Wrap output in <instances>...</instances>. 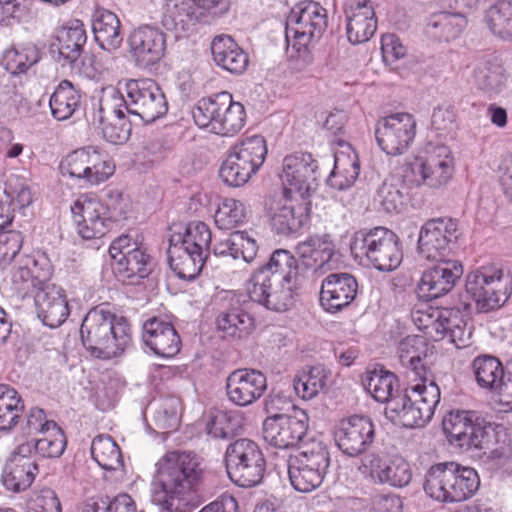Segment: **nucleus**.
I'll return each mask as SVG.
<instances>
[{
  "label": "nucleus",
  "mask_w": 512,
  "mask_h": 512,
  "mask_svg": "<svg viewBox=\"0 0 512 512\" xmlns=\"http://www.w3.org/2000/svg\"><path fill=\"white\" fill-rule=\"evenodd\" d=\"M23 244V236L19 231H5L0 233V269L4 270L15 262L21 254L19 251Z\"/></svg>",
  "instance_id": "nucleus-61"
},
{
  "label": "nucleus",
  "mask_w": 512,
  "mask_h": 512,
  "mask_svg": "<svg viewBox=\"0 0 512 512\" xmlns=\"http://www.w3.org/2000/svg\"><path fill=\"white\" fill-rule=\"evenodd\" d=\"M129 99L116 89L111 88L104 91L97 103V107L92 112V122H103V120H117L121 117H127L125 112L130 114Z\"/></svg>",
  "instance_id": "nucleus-47"
},
{
  "label": "nucleus",
  "mask_w": 512,
  "mask_h": 512,
  "mask_svg": "<svg viewBox=\"0 0 512 512\" xmlns=\"http://www.w3.org/2000/svg\"><path fill=\"white\" fill-rule=\"evenodd\" d=\"M358 282L349 273H332L321 284L320 303L328 312H337L347 307L356 297Z\"/></svg>",
  "instance_id": "nucleus-28"
},
{
  "label": "nucleus",
  "mask_w": 512,
  "mask_h": 512,
  "mask_svg": "<svg viewBox=\"0 0 512 512\" xmlns=\"http://www.w3.org/2000/svg\"><path fill=\"white\" fill-rule=\"evenodd\" d=\"M374 435L372 421L368 417L358 415L342 419L334 430L336 446L350 457L364 453L373 443Z\"/></svg>",
  "instance_id": "nucleus-21"
},
{
  "label": "nucleus",
  "mask_w": 512,
  "mask_h": 512,
  "mask_svg": "<svg viewBox=\"0 0 512 512\" xmlns=\"http://www.w3.org/2000/svg\"><path fill=\"white\" fill-rule=\"evenodd\" d=\"M81 340L94 357L109 360L120 356L131 342L130 326L104 306L89 310L80 328Z\"/></svg>",
  "instance_id": "nucleus-3"
},
{
  "label": "nucleus",
  "mask_w": 512,
  "mask_h": 512,
  "mask_svg": "<svg viewBox=\"0 0 512 512\" xmlns=\"http://www.w3.org/2000/svg\"><path fill=\"white\" fill-rule=\"evenodd\" d=\"M345 15L347 38L351 44H362L373 37L377 29L373 1L350 0Z\"/></svg>",
  "instance_id": "nucleus-27"
},
{
  "label": "nucleus",
  "mask_w": 512,
  "mask_h": 512,
  "mask_svg": "<svg viewBox=\"0 0 512 512\" xmlns=\"http://www.w3.org/2000/svg\"><path fill=\"white\" fill-rule=\"evenodd\" d=\"M81 95L69 80H62L50 97L52 116L59 121L69 119L79 107Z\"/></svg>",
  "instance_id": "nucleus-42"
},
{
  "label": "nucleus",
  "mask_w": 512,
  "mask_h": 512,
  "mask_svg": "<svg viewBox=\"0 0 512 512\" xmlns=\"http://www.w3.org/2000/svg\"><path fill=\"white\" fill-rule=\"evenodd\" d=\"M329 463V452L320 442L290 454L287 470L292 487L302 493L315 490L322 484Z\"/></svg>",
  "instance_id": "nucleus-9"
},
{
  "label": "nucleus",
  "mask_w": 512,
  "mask_h": 512,
  "mask_svg": "<svg viewBox=\"0 0 512 512\" xmlns=\"http://www.w3.org/2000/svg\"><path fill=\"white\" fill-rule=\"evenodd\" d=\"M411 172L418 177L417 184H424L431 188L445 186L453 176V157L447 147L441 146L429 154L425 159H417L411 165Z\"/></svg>",
  "instance_id": "nucleus-24"
},
{
  "label": "nucleus",
  "mask_w": 512,
  "mask_h": 512,
  "mask_svg": "<svg viewBox=\"0 0 512 512\" xmlns=\"http://www.w3.org/2000/svg\"><path fill=\"white\" fill-rule=\"evenodd\" d=\"M95 41L107 51L117 50L122 42L120 20L117 15L106 9H97L92 19Z\"/></svg>",
  "instance_id": "nucleus-36"
},
{
  "label": "nucleus",
  "mask_w": 512,
  "mask_h": 512,
  "mask_svg": "<svg viewBox=\"0 0 512 512\" xmlns=\"http://www.w3.org/2000/svg\"><path fill=\"white\" fill-rule=\"evenodd\" d=\"M476 86L490 94L499 93L505 83L503 68L490 62L481 63L474 70Z\"/></svg>",
  "instance_id": "nucleus-54"
},
{
  "label": "nucleus",
  "mask_w": 512,
  "mask_h": 512,
  "mask_svg": "<svg viewBox=\"0 0 512 512\" xmlns=\"http://www.w3.org/2000/svg\"><path fill=\"white\" fill-rule=\"evenodd\" d=\"M267 389L265 375L254 369H236L227 378L226 390L229 399L245 407L261 398Z\"/></svg>",
  "instance_id": "nucleus-26"
},
{
  "label": "nucleus",
  "mask_w": 512,
  "mask_h": 512,
  "mask_svg": "<svg viewBox=\"0 0 512 512\" xmlns=\"http://www.w3.org/2000/svg\"><path fill=\"white\" fill-rule=\"evenodd\" d=\"M458 238V223L449 217L430 219L421 227L418 239L420 255L427 260L446 258L450 245Z\"/></svg>",
  "instance_id": "nucleus-18"
},
{
  "label": "nucleus",
  "mask_w": 512,
  "mask_h": 512,
  "mask_svg": "<svg viewBox=\"0 0 512 512\" xmlns=\"http://www.w3.org/2000/svg\"><path fill=\"white\" fill-rule=\"evenodd\" d=\"M440 402V389L433 380L405 389L391 399L386 413L406 428L422 427L429 422Z\"/></svg>",
  "instance_id": "nucleus-5"
},
{
  "label": "nucleus",
  "mask_w": 512,
  "mask_h": 512,
  "mask_svg": "<svg viewBox=\"0 0 512 512\" xmlns=\"http://www.w3.org/2000/svg\"><path fill=\"white\" fill-rule=\"evenodd\" d=\"M246 217L244 204L234 198H225L215 212V224L223 230L235 228Z\"/></svg>",
  "instance_id": "nucleus-57"
},
{
  "label": "nucleus",
  "mask_w": 512,
  "mask_h": 512,
  "mask_svg": "<svg viewBox=\"0 0 512 512\" xmlns=\"http://www.w3.org/2000/svg\"><path fill=\"white\" fill-rule=\"evenodd\" d=\"M308 428V414L293 406L290 413H275L264 420L263 438L276 448H294L306 436Z\"/></svg>",
  "instance_id": "nucleus-13"
},
{
  "label": "nucleus",
  "mask_w": 512,
  "mask_h": 512,
  "mask_svg": "<svg viewBox=\"0 0 512 512\" xmlns=\"http://www.w3.org/2000/svg\"><path fill=\"white\" fill-rule=\"evenodd\" d=\"M154 419L157 427L166 432L176 430L180 422L181 403L178 398L170 397L154 404Z\"/></svg>",
  "instance_id": "nucleus-58"
},
{
  "label": "nucleus",
  "mask_w": 512,
  "mask_h": 512,
  "mask_svg": "<svg viewBox=\"0 0 512 512\" xmlns=\"http://www.w3.org/2000/svg\"><path fill=\"white\" fill-rule=\"evenodd\" d=\"M335 252V243L327 233L314 234L299 242L295 247L297 283L308 271L316 272L329 266Z\"/></svg>",
  "instance_id": "nucleus-23"
},
{
  "label": "nucleus",
  "mask_w": 512,
  "mask_h": 512,
  "mask_svg": "<svg viewBox=\"0 0 512 512\" xmlns=\"http://www.w3.org/2000/svg\"><path fill=\"white\" fill-rule=\"evenodd\" d=\"M425 270L417 284L418 296L430 301L450 292L463 274V267L456 260L441 258Z\"/></svg>",
  "instance_id": "nucleus-22"
},
{
  "label": "nucleus",
  "mask_w": 512,
  "mask_h": 512,
  "mask_svg": "<svg viewBox=\"0 0 512 512\" xmlns=\"http://www.w3.org/2000/svg\"><path fill=\"white\" fill-rule=\"evenodd\" d=\"M351 252L355 257L365 258L382 272L395 270L403 259L399 237L382 226L357 231L351 243Z\"/></svg>",
  "instance_id": "nucleus-6"
},
{
  "label": "nucleus",
  "mask_w": 512,
  "mask_h": 512,
  "mask_svg": "<svg viewBox=\"0 0 512 512\" xmlns=\"http://www.w3.org/2000/svg\"><path fill=\"white\" fill-rule=\"evenodd\" d=\"M6 58L7 70L12 74L25 73L40 59L38 50L34 46H27L21 50L8 52Z\"/></svg>",
  "instance_id": "nucleus-64"
},
{
  "label": "nucleus",
  "mask_w": 512,
  "mask_h": 512,
  "mask_svg": "<svg viewBox=\"0 0 512 512\" xmlns=\"http://www.w3.org/2000/svg\"><path fill=\"white\" fill-rule=\"evenodd\" d=\"M225 464L229 478L240 487H254L264 477V455L250 439L242 438L231 443L225 452Z\"/></svg>",
  "instance_id": "nucleus-10"
},
{
  "label": "nucleus",
  "mask_w": 512,
  "mask_h": 512,
  "mask_svg": "<svg viewBox=\"0 0 512 512\" xmlns=\"http://www.w3.org/2000/svg\"><path fill=\"white\" fill-rule=\"evenodd\" d=\"M142 339L160 357H173L180 351L181 340L174 326L156 317L143 324Z\"/></svg>",
  "instance_id": "nucleus-31"
},
{
  "label": "nucleus",
  "mask_w": 512,
  "mask_h": 512,
  "mask_svg": "<svg viewBox=\"0 0 512 512\" xmlns=\"http://www.w3.org/2000/svg\"><path fill=\"white\" fill-rule=\"evenodd\" d=\"M128 41L139 66L154 65L164 56L166 37L159 29L151 26L139 27L130 34Z\"/></svg>",
  "instance_id": "nucleus-29"
},
{
  "label": "nucleus",
  "mask_w": 512,
  "mask_h": 512,
  "mask_svg": "<svg viewBox=\"0 0 512 512\" xmlns=\"http://www.w3.org/2000/svg\"><path fill=\"white\" fill-rule=\"evenodd\" d=\"M213 253L219 256H231L233 259L242 258L252 262L258 252L256 239L246 231H235L225 239L217 240L213 245Z\"/></svg>",
  "instance_id": "nucleus-38"
},
{
  "label": "nucleus",
  "mask_w": 512,
  "mask_h": 512,
  "mask_svg": "<svg viewBox=\"0 0 512 512\" xmlns=\"http://www.w3.org/2000/svg\"><path fill=\"white\" fill-rule=\"evenodd\" d=\"M37 473L38 465L32 455V445L29 442L23 443L17 447L7 461L2 481L8 490L20 492L31 486Z\"/></svg>",
  "instance_id": "nucleus-25"
},
{
  "label": "nucleus",
  "mask_w": 512,
  "mask_h": 512,
  "mask_svg": "<svg viewBox=\"0 0 512 512\" xmlns=\"http://www.w3.org/2000/svg\"><path fill=\"white\" fill-rule=\"evenodd\" d=\"M485 22L493 35L512 40V0H498L485 12Z\"/></svg>",
  "instance_id": "nucleus-48"
},
{
  "label": "nucleus",
  "mask_w": 512,
  "mask_h": 512,
  "mask_svg": "<svg viewBox=\"0 0 512 512\" xmlns=\"http://www.w3.org/2000/svg\"><path fill=\"white\" fill-rule=\"evenodd\" d=\"M329 375L330 371L320 364L304 368L294 378L295 393L303 400L313 399L324 390Z\"/></svg>",
  "instance_id": "nucleus-41"
},
{
  "label": "nucleus",
  "mask_w": 512,
  "mask_h": 512,
  "mask_svg": "<svg viewBox=\"0 0 512 512\" xmlns=\"http://www.w3.org/2000/svg\"><path fill=\"white\" fill-rule=\"evenodd\" d=\"M91 455L104 470L117 473V479L124 475V463L119 446L109 435H98L91 443Z\"/></svg>",
  "instance_id": "nucleus-39"
},
{
  "label": "nucleus",
  "mask_w": 512,
  "mask_h": 512,
  "mask_svg": "<svg viewBox=\"0 0 512 512\" xmlns=\"http://www.w3.org/2000/svg\"><path fill=\"white\" fill-rule=\"evenodd\" d=\"M32 445L35 454L44 458H56L63 454L66 447V438L61 428L56 425L49 430L41 433Z\"/></svg>",
  "instance_id": "nucleus-55"
},
{
  "label": "nucleus",
  "mask_w": 512,
  "mask_h": 512,
  "mask_svg": "<svg viewBox=\"0 0 512 512\" xmlns=\"http://www.w3.org/2000/svg\"><path fill=\"white\" fill-rule=\"evenodd\" d=\"M471 367L478 386L494 394L504 377L505 367L500 360L492 355H480L473 360Z\"/></svg>",
  "instance_id": "nucleus-43"
},
{
  "label": "nucleus",
  "mask_w": 512,
  "mask_h": 512,
  "mask_svg": "<svg viewBox=\"0 0 512 512\" xmlns=\"http://www.w3.org/2000/svg\"><path fill=\"white\" fill-rule=\"evenodd\" d=\"M328 26L327 10L318 2L305 1L295 6L286 20V39H294V47L300 51L313 41L319 40Z\"/></svg>",
  "instance_id": "nucleus-11"
},
{
  "label": "nucleus",
  "mask_w": 512,
  "mask_h": 512,
  "mask_svg": "<svg viewBox=\"0 0 512 512\" xmlns=\"http://www.w3.org/2000/svg\"><path fill=\"white\" fill-rule=\"evenodd\" d=\"M466 293L480 312L504 305L512 294V274L497 265L482 266L467 275Z\"/></svg>",
  "instance_id": "nucleus-7"
},
{
  "label": "nucleus",
  "mask_w": 512,
  "mask_h": 512,
  "mask_svg": "<svg viewBox=\"0 0 512 512\" xmlns=\"http://www.w3.org/2000/svg\"><path fill=\"white\" fill-rule=\"evenodd\" d=\"M360 166L356 156L353 158L344 154H335L334 168L327 179L330 187L344 190L353 185L358 178Z\"/></svg>",
  "instance_id": "nucleus-51"
},
{
  "label": "nucleus",
  "mask_w": 512,
  "mask_h": 512,
  "mask_svg": "<svg viewBox=\"0 0 512 512\" xmlns=\"http://www.w3.org/2000/svg\"><path fill=\"white\" fill-rule=\"evenodd\" d=\"M224 118L216 121L215 134L221 136H232L239 132L245 125L246 112L240 102H235L232 95L228 92L226 105L223 110Z\"/></svg>",
  "instance_id": "nucleus-52"
},
{
  "label": "nucleus",
  "mask_w": 512,
  "mask_h": 512,
  "mask_svg": "<svg viewBox=\"0 0 512 512\" xmlns=\"http://www.w3.org/2000/svg\"><path fill=\"white\" fill-rule=\"evenodd\" d=\"M216 325L225 337L240 339L252 332L254 318L242 308L240 300L233 297L229 306L218 314Z\"/></svg>",
  "instance_id": "nucleus-34"
},
{
  "label": "nucleus",
  "mask_w": 512,
  "mask_h": 512,
  "mask_svg": "<svg viewBox=\"0 0 512 512\" xmlns=\"http://www.w3.org/2000/svg\"><path fill=\"white\" fill-rule=\"evenodd\" d=\"M363 385L367 392L380 403L390 404L394 394L399 390V381L396 375L387 370H373L366 374Z\"/></svg>",
  "instance_id": "nucleus-44"
},
{
  "label": "nucleus",
  "mask_w": 512,
  "mask_h": 512,
  "mask_svg": "<svg viewBox=\"0 0 512 512\" xmlns=\"http://www.w3.org/2000/svg\"><path fill=\"white\" fill-rule=\"evenodd\" d=\"M130 114L150 123L166 114L167 101L155 81L151 79L130 80L127 85Z\"/></svg>",
  "instance_id": "nucleus-17"
},
{
  "label": "nucleus",
  "mask_w": 512,
  "mask_h": 512,
  "mask_svg": "<svg viewBox=\"0 0 512 512\" xmlns=\"http://www.w3.org/2000/svg\"><path fill=\"white\" fill-rule=\"evenodd\" d=\"M211 52L215 63L233 74H241L249 64L248 55L230 36L215 37Z\"/></svg>",
  "instance_id": "nucleus-35"
},
{
  "label": "nucleus",
  "mask_w": 512,
  "mask_h": 512,
  "mask_svg": "<svg viewBox=\"0 0 512 512\" xmlns=\"http://www.w3.org/2000/svg\"><path fill=\"white\" fill-rule=\"evenodd\" d=\"M87 41L84 24L80 20H73L62 27L56 37V43L51 45V52L57 51V60L72 68L77 66L78 60Z\"/></svg>",
  "instance_id": "nucleus-32"
},
{
  "label": "nucleus",
  "mask_w": 512,
  "mask_h": 512,
  "mask_svg": "<svg viewBox=\"0 0 512 512\" xmlns=\"http://www.w3.org/2000/svg\"><path fill=\"white\" fill-rule=\"evenodd\" d=\"M152 481L154 503L165 512H187L203 470L200 459L192 452L166 453L156 464Z\"/></svg>",
  "instance_id": "nucleus-1"
},
{
  "label": "nucleus",
  "mask_w": 512,
  "mask_h": 512,
  "mask_svg": "<svg viewBox=\"0 0 512 512\" xmlns=\"http://www.w3.org/2000/svg\"><path fill=\"white\" fill-rule=\"evenodd\" d=\"M228 92L223 91L211 97L200 99L192 109L195 124L202 129H208L214 133L219 112L224 109Z\"/></svg>",
  "instance_id": "nucleus-45"
},
{
  "label": "nucleus",
  "mask_w": 512,
  "mask_h": 512,
  "mask_svg": "<svg viewBox=\"0 0 512 512\" xmlns=\"http://www.w3.org/2000/svg\"><path fill=\"white\" fill-rule=\"evenodd\" d=\"M212 241L211 231L204 222L194 221L188 224L183 237L180 239L187 249L208 257Z\"/></svg>",
  "instance_id": "nucleus-56"
},
{
  "label": "nucleus",
  "mask_w": 512,
  "mask_h": 512,
  "mask_svg": "<svg viewBox=\"0 0 512 512\" xmlns=\"http://www.w3.org/2000/svg\"><path fill=\"white\" fill-rule=\"evenodd\" d=\"M37 317L50 328L59 327L69 315L68 302L64 291L47 283L34 294Z\"/></svg>",
  "instance_id": "nucleus-30"
},
{
  "label": "nucleus",
  "mask_w": 512,
  "mask_h": 512,
  "mask_svg": "<svg viewBox=\"0 0 512 512\" xmlns=\"http://www.w3.org/2000/svg\"><path fill=\"white\" fill-rule=\"evenodd\" d=\"M79 235L83 239L105 236L112 228L117 216L115 207L109 208L96 197L81 196L71 208Z\"/></svg>",
  "instance_id": "nucleus-14"
},
{
  "label": "nucleus",
  "mask_w": 512,
  "mask_h": 512,
  "mask_svg": "<svg viewBox=\"0 0 512 512\" xmlns=\"http://www.w3.org/2000/svg\"><path fill=\"white\" fill-rule=\"evenodd\" d=\"M24 409L18 392L11 386L0 384V431L12 430Z\"/></svg>",
  "instance_id": "nucleus-49"
},
{
  "label": "nucleus",
  "mask_w": 512,
  "mask_h": 512,
  "mask_svg": "<svg viewBox=\"0 0 512 512\" xmlns=\"http://www.w3.org/2000/svg\"><path fill=\"white\" fill-rule=\"evenodd\" d=\"M416 134V121L413 115L405 112L391 114L378 120L375 129L380 148L388 155H401L406 152Z\"/></svg>",
  "instance_id": "nucleus-16"
},
{
  "label": "nucleus",
  "mask_w": 512,
  "mask_h": 512,
  "mask_svg": "<svg viewBox=\"0 0 512 512\" xmlns=\"http://www.w3.org/2000/svg\"><path fill=\"white\" fill-rule=\"evenodd\" d=\"M114 269L124 279L145 278L152 270L150 256L143 248L126 258L125 256L118 257V262L114 263Z\"/></svg>",
  "instance_id": "nucleus-53"
},
{
  "label": "nucleus",
  "mask_w": 512,
  "mask_h": 512,
  "mask_svg": "<svg viewBox=\"0 0 512 512\" xmlns=\"http://www.w3.org/2000/svg\"><path fill=\"white\" fill-rule=\"evenodd\" d=\"M424 341L418 336H408L403 339L399 344V358L403 365L411 368L415 375L424 381L426 370L420 353L418 352L419 346H423Z\"/></svg>",
  "instance_id": "nucleus-59"
},
{
  "label": "nucleus",
  "mask_w": 512,
  "mask_h": 512,
  "mask_svg": "<svg viewBox=\"0 0 512 512\" xmlns=\"http://www.w3.org/2000/svg\"><path fill=\"white\" fill-rule=\"evenodd\" d=\"M389 460L379 454H367L361 459L358 471L365 479L375 484H382Z\"/></svg>",
  "instance_id": "nucleus-63"
},
{
  "label": "nucleus",
  "mask_w": 512,
  "mask_h": 512,
  "mask_svg": "<svg viewBox=\"0 0 512 512\" xmlns=\"http://www.w3.org/2000/svg\"><path fill=\"white\" fill-rule=\"evenodd\" d=\"M493 436L494 429L491 423L477 415V421H474L469 435L467 436L468 439L465 440L462 448H465L466 450L488 449L492 443Z\"/></svg>",
  "instance_id": "nucleus-60"
},
{
  "label": "nucleus",
  "mask_w": 512,
  "mask_h": 512,
  "mask_svg": "<svg viewBox=\"0 0 512 512\" xmlns=\"http://www.w3.org/2000/svg\"><path fill=\"white\" fill-rule=\"evenodd\" d=\"M477 472L471 467L456 462L432 465L426 473L424 491L426 494L445 503L462 502L471 497L479 488Z\"/></svg>",
  "instance_id": "nucleus-4"
},
{
  "label": "nucleus",
  "mask_w": 512,
  "mask_h": 512,
  "mask_svg": "<svg viewBox=\"0 0 512 512\" xmlns=\"http://www.w3.org/2000/svg\"><path fill=\"white\" fill-rule=\"evenodd\" d=\"M297 275L295 256L287 250H276L247 282V295L267 309L285 311L292 305Z\"/></svg>",
  "instance_id": "nucleus-2"
},
{
  "label": "nucleus",
  "mask_w": 512,
  "mask_h": 512,
  "mask_svg": "<svg viewBox=\"0 0 512 512\" xmlns=\"http://www.w3.org/2000/svg\"><path fill=\"white\" fill-rule=\"evenodd\" d=\"M409 195V187L403 176L394 174L386 178L378 188L375 201L387 212H400Z\"/></svg>",
  "instance_id": "nucleus-40"
},
{
  "label": "nucleus",
  "mask_w": 512,
  "mask_h": 512,
  "mask_svg": "<svg viewBox=\"0 0 512 512\" xmlns=\"http://www.w3.org/2000/svg\"><path fill=\"white\" fill-rule=\"evenodd\" d=\"M171 269L182 279H193L202 270L206 257L187 249L182 243H175V236L170 239L167 251Z\"/></svg>",
  "instance_id": "nucleus-37"
},
{
  "label": "nucleus",
  "mask_w": 512,
  "mask_h": 512,
  "mask_svg": "<svg viewBox=\"0 0 512 512\" xmlns=\"http://www.w3.org/2000/svg\"><path fill=\"white\" fill-rule=\"evenodd\" d=\"M266 205L272 228L283 235L299 231L308 221L311 210L309 200L284 193L283 198L273 199Z\"/></svg>",
  "instance_id": "nucleus-19"
},
{
  "label": "nucleus",
  "mask_w": 512,
  "mask_h": 512,
  "mask_svg": "<svg viewBox=\"0 0 512 512\" xmlns=\"http://www.w3.org/2000/svg\"><path fill=\"white\" fill-rule=\"evenodd\" d=\"M466 24L465 16L460 13L439 12L430 18L427 32L440 41H450L461 34Z\"/></svg>",
  "instance_id": "nucleus-46"
},
{
  "label": "nucleus",
  "mask_w": 512,
  "mask_h": 512,
  "mask_svg": "<svg viewBox=\"0 0 512 512\" xmlns=\"http://www.w3.org/2000/svg\"><path fill=\"white\" fill-rule=\"evenodd\" d=\"M431 328L435 331L436 340L448 338L457 347H465L471 337V329L467 326L459 311L445 310L439 313L431 325L423 324L420 328Z\"/></svg>",
  "instance_id": "nucleus-33"
},
{
  "label": "nucleus",
  "mask_w": 512,
  "mask_h": 512,
  "mask_svg": "<svg viewBox=\"0 0 512 512\" xmlns=\"http://www.w3.org/2000/svg\"><path fill=\"white\" fill-rule=\"evenodd\" d=\"M60 169L63 175L93 186L108 180L114 174L115 165L107 155L89 146L69 153L62 160Z\"/></svg>",
  "instance_id": "nucleus-12"
},
{
  "label": "nucleus",
  "mask_w": 512,
  "mask_h": 512,
  "mask_svg": "<svg viewBox=\"0 0 512 512\" xmlns=\"http://www.w3.org/2000/svg\"><path fill=\"white\" fill-rule=\"evenodd\" d=\"M318 174V162L310 153L287 155L280 173L283 193L309 200L317 188Z\"/></svg>",
  "instance_id": "nucleus-15"
},
{
  "label": "nucleus",
  "mask_w": 512,
  "mask_h": 512,
  "mask_svg": "<svg viewBox=\"0 0 512 512\" xmlns=\"http://www.w3.org/2000/svg\"><path fill=\"white\" fill-rule=\"evenodd\" d=\"M95 125L101 130L103 137L110 143L123 144L131 133V122L127 117H121L117 120H103Z\"/></svg>",
  "instance_id": "nucleus-62"
},
{
  "label": "nucleus",
  "mask_w": 512,
  "mask_h": 512,
  "mask_svg": "<svg viewBox=\"0 0 512 512\" xmlns=\"http://www.w3.org/2000/svg\"><path fill=\"white\" fill-rule=\"evenodd\" d=\"M8 267L11 272L12 289L22 298L42 289L49 283L52 275L51 266L45 259L38 260L30 255L22 254Z\"/></svg>",
  "instance_id": "nucleus-20"
},
{
  "label": "nucleus",
  "mask_w": 512,
  "mask_h": 512,
  "mask_svg": "<svg viewBox=\"0 0 512 512\" xmlns=\"http://www.w3.org/2000/svg\"><path fill=\"white\" fill-rule=\"evenodd\" d=\"M477 415L474 411H450L442 421L443 431L449 441L462 448L474 421H477Z\"/></svg>",
  "instance_id": "nucleus-50"
},
{
  "label": "nucleus",
  "mask_w": 512,
  "mask_h": 512,
  "mask_svg": "<svg viewBox=\"0 0 512 512\" xmlns=\"http://www.w3.org/2000/svg\"><path fill=\"white\" fill-rule=\"evenodd\" d=\"M266 155V141L262 136L246 137L230 149L220 167L219 176L227 185L240 187L259 170Z\"/></svg>",
  "instance_id": "nucleus-8"
}]
</instances>
